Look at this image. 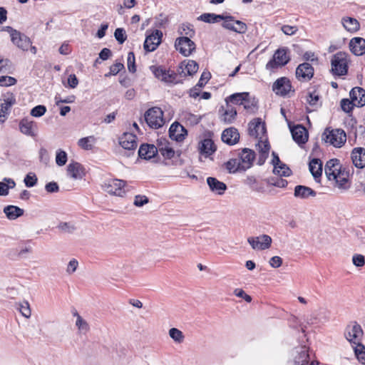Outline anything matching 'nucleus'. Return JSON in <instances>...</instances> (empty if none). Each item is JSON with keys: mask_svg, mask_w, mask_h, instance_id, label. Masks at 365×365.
I'll return each instance as SVG.
<instances>
[{"mask_svg": "<svg viewBox=\"0 0 365 365\" xmlns=\"http://www.w3.org/2000/svg\"><path fill=\"white\" fill-rule=\"evenodd\" d=\"M331 72L336 76H344L347 73L348 60L347 54L338 52L332 56L331 59Z\"/></svg>", "mask_w": 365, "mask_h": 365, "instance_id": "obj_1", "label": "nucleus"}, {"mask_svg": "<svg viewBox=\"0 0 365 365\" xmlns=\"http://www.w3.org/2000/svg\"><path fill=\"white\" fill-rule=\"evenodd\" d=\"M2 31L8 32L11 37V42L22 51H28L31 44L30 38L25 34L13 29L11 26H4Z\"/></svg>", "mask_w": 365, "mask_h": 365, "instance_id": "obj_2", "label": "nucleus"}, {"mask_svg": "<svg viewBox=\"0 0 365 365\" xmlns=\"http://www.w3.org/2000/svg\"><path fill=\"white\" fill-rule=\"evenodd\" d=\"M322 137L326 143H329L336 148H341L346 140V133L341 129H326Z\"/></svg>", "mask_w": 365, "mask_h": 365, "instance_id": "obj_3", "label": "nucleus"}, {"mask_svg": "<svg viewBox=\"0 0 365 365\" xmlns=\"http://www.w3.org/2000/svg\"><path fill=\"white\" fill-rule=\"evenodd\" d=\"M289 60L288 49L286 48H279L274 52L272 58L266 64V68L270 71L285 66Z\"/></svg>", "mask_w": 365, "mask_h": 365, "instance_id": "obj_4", "label": "nucleus"}, {"mask_svg": "<svg viewBox=\"0 0 365 365\" xmlns=\"http://www.w3.org/2000/svg\"><path fill=\"white\" fill-rule=\"evenodd\" d=\"M145 120L149 127L158 129L164 124L163 112L158 107L148 109L145 113Z\"/></svg>", "mask_w": 365, "mask_h": 365, "instance_id": "obj_5", "label": "nucleus"}, {"mask_svg": "<svg viewBox=\"0 0 365 365\" xmlns=\"http://www.w3.org/2000/svg\"><path fill=\"white\" fill-rule=\"evenodd\" d=\"M150 70L156 78L167 84H176L178 74L173 71L166 70L162 66H151Z\"/></svg>", "mask_w": 365, "mask_h": 365, "instance_id": "obj_6", "label": "nucleus"}, {"mask_svg": "<svg viewBox=\"0 0 365 365\" xmlns=\"http://www.w3.org/2000/svg\"><path fill=\"white\" fill-rule=\"evenodd\" d=\"M125 186V182L118 179H109L106 180L102 185L103 190L111 195L119 197H123L125 191L124 187Z\"/></svg>", "mask_w": 365, "mask_h": 365, "instance_id": "obj_7", "label": "nucleus"}, {"mask_svg": "<svg viewBox=\"0 0 365 365\" xmlns=\"http://www.w3.org/2000/svg\"><path fill=\"white\" fill-rule=\"evenodd\" d=\"M175 47L184 56H189L195 50V43L188 36L176 38Z\"/></svg>", "mask_w": 365, "mask_h": 365, "instance_id": "obj_8", "label": "nucleus"}, {"mask_svg": "<svg viewBox=\"0 0 365 365\" xmlns=\"http://www.w3.org/2000/svg\"><path fill=\"white\" fill-rule=\"evenodd\" d=\"M272 240L268 235H261L257 237H250L247 242L255 250H264L271 247Z\"/></svg>", "mask_w": 365, "mask_h": 365, "instance_id": "obj_9", "label": "nucleus"}, {"mask_svg": "<svg viewBox=\"0 0 365 365\" xmlns=\"http://www.w3.org/2000/svg\"><path fill=\"white\" fill-rule=\"evenodd\" d=\"M272 91L276 95L280 96H285L291 91L294 92L292 90L291 81L287 77L277 79L272 85Z\"/></svg>", "mask_w": 365, "mask_h": 365, "instance_id": "obj_10", "label": "nucleus"}, {"mask_svg": "<svg viewBox=\"0 0 365 365\" xmlns=\"http://www.w3.org/2000/svg\"><path fill=\"white\" fill-rule=\"evenodd\" d=\"M223 28L233 31L239 34H245L247 29V25L239 20H235L231 16H225L223 23L222 24Z\"/></svg>", "mask_w": 365, "mask_h": 365, "instance_id": "obj_11", "label": "nucleus"}, {"mask_svg": "<svg viewBox=\"0 0 365 365\" xmlns=\"http://www.w3.org/2000/svg\"><path fill=\"white\" fill-rule=\"evenodd\" d=\"M163 33L160 30H155L150 35L147 36L144 42V49L146 51L151 52L155 51L161 43Z\"/></svg>", "mask_w": 365, "mask_h": 365, "instance_id": "obj_12", "label": "nucleus"}, {"mask_svg": "<svg viewBox=\"0 0 365 365\" xmlns=\"http://www.w3.org/2000/svg\"><path fill=\"white\" fill-rule=\"evenodd\" d=\"M248 131L250 136L262 139L266 133L265 124L262 122L260 118L254 119L249 123Z\"/></svg>", "mask_w": 365, "mask_h": 365, "instance_id": "obj_13", "label": "nucleus"}, {"mask_svg": "<svg viewBox=\"0 0 365 365\" xmlns=\"http://www.w3.org/2000/svg\"><path fill=\"white\" fill-rule=\"evenodd\" d=\"M295 76L299 81H309L314 76V68L309 63H301L296 68Z\"/></svg>", "mask_w": 365, "mask_h": 365, "instance_id": "obj_14", "label": "nucleus"}, {"mask_svg": "<svg viewBox=\"0 0 365 365\" xmlns=\"http://www.w3.org/2000/svg\"><path fill=\"white\" fill-rule=\"evenodd\" d=\"M363 335V331L361 326L356 323H354L351 326H349L346 329L345 336L346 339L356 344H361L360 341Z\"/></svg>", "mask_w": 365, "mask_h": 365, "instance_id": "obj_15", "label": "nucleus"}, {"mask_svg": "<svg viewBox=\"0 0 365 365\" xmlns=\"http://www.w3.org/2000/svg\"><path fill=\"white\" fill-rule=\"evenodd\" d=\"M16 103L14 96L8 93L0 99V123H4L10 108Z\"/></svg>", "mask_w": 365, "mask_h": 365, "instance_id": "obj_16", "label": "nucleus"}, {"mask_svg": "<svg viewBox=\"0 0 365 365\" xmlns=\"http://www.w3.org/2000/svg\"><path fill=\"white\" fill-rule=\"evenodd\" d=\"M341 165L339 160L334 158L328 160L324 167L325 175L329 180L336 178L337 173H341Z\"/></svg>", "mask_w": 365, "mask_h": 365, "instance_id": "obj_17", "label": "nucleus"}, {"mask_svg": "<svg viewBox=\"0 0 365 365\" xmlns=\"http://www.w3.org/2000/svg\"><path fill=\"white\" fill-rule=\"evenodd\" d=\"M293 140L299 145L304 144L308 140V132L307 129L301 125H294L290 128Z\"/></svg>", "mask_w": 365, "mask_h": 365, "instance_id": "obj_18", "label": "nucleus"}, {"mask_svg": "<svg viewBox=\"0 0 365 365\" xmlns=\"http://www.w3.org/2000/svg\"><path fill=\"white\" fill-rule=\"evenodd\" d=\"M242 170H246L251 168L255 158V153L249 148H244L239 154Z\"/></svg>", "mask_w": 365, "mask_h": 365, "instance_id": "obj_19", "label": "nucleus"}, {"mask_svg": "<svg viewBox=\"0 0 365 365\" xmlns=\"http://www.w3.org/2000/svg\"><path fill=\"white\" fill-rule=\"evenodd\" d=\"M67 175L74 180L82 179L85 175L84 168L76 161H71L67 166Z\"/></svg>", "mask_w": 365, "mask_h": 365, "instance_id": "obj_20", "label": "nucleus"}, {"mask_svg": "<svg viewBox=\"0 0 365 365\" xmlns=\"http://www.w3.org/2000/svg\"><path fill=\"white\" fill-rule=\"evenodd\" d=\"M119 143L125 150H134L138 145L137 137L131 133H125L119 138Z\"/></svg>", "mask_w": 365, "mask_h": 365, "instance_id": "obj_21", "label": "nucleus"}, {"mask_svg": "<svg viewBox=\"0 0 365 365\" xmlns=\"http://www.w3.org/2000/svg\"><path fill=\"white\" fill-rule=\"evenodd\" d=\"M37 129V124L34 120L23 118L19 123V130L26 135L35 137L36 135Z\"/></svg>", "mask_w": 365, "mask_h": 365, "instance_id": "obj_22", "label": "nucleus"}, {"mask_svg": "<svg viewBox=\"0 0 365 365\" xmlns=\"http://www.w3.org/2000/svg\"><path fill=\"white\" fill-rule=\"evenodd\" d=\"M295 353L294 360L287 365H308L309 354L305 346L297 348Z\"/></svg>", "mask_w": 365, "mask_h": 365, "instance_id": "obj_23", "label": "nucleus"}, {"mask_svg": "<svg viewBox=\"0 0 365 365\" xmlns=\"http://www.w3.org/2000/svg\"><path fill=\"white\" fill-rule=\"evenodd\" d=\"M187 135V130L179 123H173L169 129V135L172 140L181 142Z\"/></svg>", "mask_w": 365, "mask_h": 365, "instance_id": "obj_24", "label": "nucleus"}, {"mask_svg": "<svg viewBox=\"0 0 365 365\" xmlns=\"http://www.w3.org/2000/svg\"><path fill=\"white\" fill-rule=\"evenodd\" d=\"M158 151L167 159H171L174 157L175 151L173 150L170 143L165 138H160L158 140Z\"/></svg>", "mask_w": 365, "mask_h": 365, "instance_id": "obj_25", "label": "nucleus"}, {"mask_svg": "<svg viewBox=\"0 0 365 365\" xmlns=\"http://www.w3.org/2000/svg\"><path fill=\"white\" fill-rule=\"evenodd\" d=\"M257 149L259 154L257 164L262 165L264 164L269 155L270 146L266 138L259 139L257 144Z\"/></svg>", "mask_w": 365, "mask_h": 365, "instance_id": "obj_26", "label": "nucleus"}, {"mask_svg": "<svg viewBox=\"0 0 365 365\" xmlns=\"http://www.w3.org/2000/svg\"><path fill=\"white\" fill-rule=\"evenodd\" d=\"M222 140L230 145L236 144L240 139V133L233 127L225 129L222 133Z\"/></svg>", "mask_w": 365, "mask_h": 365, "instance_id": "obj_27", "label": "nucleus"}, {"mask_svg": "<svg viewBox=\"0 0 365 365\" xmlns=\"http://www.w3.org/2000/svg\"><path fill=\"white\" fill-rule=\"evenodd\" d=\"M353 164L359 168L365 167V149L364 148H355L351 154Z\"/></svg>", "mask_w": 365, "mask_h": 365, "instance_id": "obj_28", "label": "nucleus"}, {"mask_svg": "<svg viewBox=\"0 0 365 365\" xmlns=\"http://www.w3.org/2000/svg\"><path fill=\"white\" fill-rule=\"evenodd\" d=\"M351 100L356 106L362 107L365 105V90L360 87L351 89L349 93Z\"/></svg>", "mask_w": 365, "mask_h": 365, "instance_id": "obj_29", "label": "nucleus"}, {"mask_svg": "<svg viewBox=\"0 0 365 365\" xmlns=\"http://www.w3.org/2000/svg\"><path fill=\"white\" fill-rule=\"evenodd\" d=\"M332 180L335 181V186L341 190H347L351 187V182L349 180V173L344 170L341 173H337L336 178Z\"/></svg>", "mask_w": 365, "mask_h": 365, "instance_id": "obj_30", "label": "nucleus"}, {"mask_svg": "<svg viewBox=\"0 0 365 365\" xmlns=\"http://www.w3.org/2000/svg\"><path fill=\"white\" fill-rule=\"evenodd\" d=\"M349 48L356 56H361L365 53V39L361 37H355L350 41Z\"/></svg>", "mask_w": 365, "mask_h": 365, "instance_id": "obj_31", "label": "nucleus"}, {"mask_svg": "<svg viewBox=\"0 0 365 365\" xmlns=\"http://www.w3.org/2000/svg\"><path fill=\"white\" fill-rule=\"evenodd\" d=\"M158 153V148L150 144H143L138 150V155L140 158L150 160L155 157Z\"/></svg>", "mask_w": 365, "mask_h": 365, "instance_id": "obj_32", "label": "nucleus"}, {"mask_svg": "<svg viewBox=\"0 0 365 365\" xmlns=\"http://www.w3.org/2000/svg\"><path fill=\"white\" fill-rule=\"evenodd\" d=\"M207 183L210 190L218 195H222L227 189V185L215 178L208 177L207 178Z\"/></svg>", "mask_w": 365, "mask_h": 365, "instance_id": "obj_33", "label": "nucleus"}, {"mask_svg": "<svg viewBox=\"0 0 365 365\" xmlns=\"http://www.w3.org/2000/svg\"><path fill=\"white\" fill-rule=\"evenodd\" d=\"M294 195L300 199H307L309 197H315L317 192L312 188L304 185H297L294 187Z\"/></svg>", "mask_w": 365, "mask_h": 365, "instance_id": "obj_34", "label": "nucleus"}, {"mask_svg": "<svg viewBox=\"0 0 365 365\" xmlns=\"http://www.w3.org/2000/svg\"><path fill=\"white\" fill-rule=\"evenodd\" d=\"M222 110L223 113L220 116V120L225 123H232L237 116V110L227 103L226 108L224 110L222 107Z\"/></svg>", "mask_w": 365, "mask_h": 365, "instance_id": "obj_35", "label": "nucleus"}, {"mask_svg": "<svg viewBox=\"0 0 365 365\" xmlns=\"http://www.w3.org/2000/svg\"><path fill=\"white\" fill-rule=\"evenodd\" d=\"M4 213L6 217L10 220H14L19 217H21L24 210L19 207L15 205H7L4 208Z\"/></svg>", "mask_w": 365, "mask_h": 365, "instance_id": "obj_36", "label": "nucleus"}, {"mask_svg": "<svg viewBox=\"0 0 365 365\" xmlns=\"http://www.w3.org/2000/svg\"><path fill=\"white\" fill-rule=\"evenodd\" d=\"M309 171L312 176L317 181V179L321 177L322 173V163L318 158L312 159L309 165Z\"/></svg>", "mask_w": 365, "mask_h": 365, "instance_id": "obj_37", "label": "nucleus"}, {"mask_svg": "<svg viewBox=\"0 0 365 365\" xmlns=\"http://www.w3.org/2000/svg\"><path fill=\"white\" fill-rule=\"evenodd\" d=\"M200 153L206 156L212 155L216 150L213 141L210 138L203 140L200 145Z\"/></svg>", "mask_w": 365, "mask_h": 365, "instance_id": "obj_38", "label": "nucleus"}, {"mask_svg": "<svg viewBox=\"0 0 365 365\" xmlns=\"http://www.w3.org/2000/svg\"><path fill=\"white\" fill-rule=\"evenodd\" d=\"M342 24L346 30L349 32H356L359 29V21L351 17H346L342 19Z\"/></svg>", "mask_w": 365, "mask_h": 365, "instance_id": "obj_39", "label": "nucleus"}, {"mask_svg": "<svg viewBox=\"0 0 365 365\" xmlns=\"http://www.w3.org/2000/svg\"><path fill=\"white\" fill-rule=\"evenodd\" d=\"M223 15L221 14H215L212 13H205L200 15L197 19L206 23H215L218 22L220 20H223Z\"/></svg>", "mask_w": 365, "mask_h": 365, "instance_id": "obj_40", "label": "nucleus"}, {"mask_svg": "<svg viewBox=\"0 0 365 365\" xmlns=\"http://www.w3.org/2000/svg\"><path fill=\"white\" fill-rule=\"evenodd\" d=\"M15 307L25 318L29 319L31 317V309L30 308L29 303L27 301L16 302L15 304Z\"/></svg>", "mask_w": 365, "mask_h": 365, "instance_id": "obj_41", "label": "nucleus"}, {"mask_svg": "<svg viewBox=\"0 0 365 365\" xmlns=\"http://www.w3.org/2000/svg\"><path fill=\"white\" fill-rule=\"evenodd\" d=\"M95 141L96 139L94 136L91 135L79 139L78 141V145L83 150H89L92 149Z\"/></svg>", "mask_w": 365, "mask_h": 365, "instance_id": "obj_42", "label": "nucleus"}, {"mask_svg": "<svg viewBox=\"0 0 365 365\" xmlns=\"http://www.w3.org/2000/svg\"><path fill=\"white\" fill-rule=\"evenodd\" d=\"M170 337L176 343L182 344L185 340V335L177 328H171L168 331Z\"/></svg>", "mask_w": 365, "mask_h": 365, "instance_id": "obj_43", "label": "nucleus"}, {"mask_svg": "<svg viewBox=\"0 0 365 365\" xmlns=\"http://www.w3.org/2000/svg\"><path fill=\"white\" fill-rule=\"evenodd\" d=\"M247 96V93H237L230 96L227 99L226 102L229 104V102L236 105H242L245 98Z\"/></svg>", "mask_w": 365, "mask_h": 365, "instance_id": "obj_44", "label": "nucleus"}, {"mask_svg": "<svg viewBox=\"0 0 365 365\" xmlns=\"http://www.w3.org/2000/svg\"><path fill=\"white\" fill-rule=\"evenodd\" d=\"M225 165L230 173H235L237 171L242 170L240 162L236 158L229 160L225 163Z\"/></svg>", "mask_w": 365, "mask_h": 365, "instance_id": "obj_45", "label": "nucleus"}, {"mask_svg": "<svg viewBox=\"0 0 365 365\" xmlns=\"http://www.w3.org/2000/svg\"><path fill=\"white\" fill-rule=\"evenodd\" d=\"M73 316L76 317V326L78 327L81 332L86 333L89 330V325L88 322L83 319L77 312L73 313Z\"/></svg>", "mask_w": 365, "mask_h": 365, "instance_id": "obj_46", "label": "nucleus"}, {"mask_svg": "<svg viewBox=\"0 0 365 365\" xmlns=\"http://www.w3.org/2000/svg\"><path fill=\"white\" fill-rule=\"evenodd\" d=\"M245 183L254 191L258 192H262L264 191V187L258 185L257 181L254 176H247L245 180Z\"/></svg>", "mask_w": 365, "mask_h": 365, "instance_id": "obj_47", "label": "nucleus"}, {"mask_svg": "<svg viewBox=\"0 0 365 365\" xmlns=\"http://www.w3.org/2000/svg\"><path fill=\"white\" fill-rule=\"evenodd\" d=\"M257 101L255 98L251 97L249 93H247V96L245 98L242 103L244 108L249 111H253L257 108Z\"/></svg>", "mask_w": 365, "mask_h": 365, "instance_id": "obj_48", "label": "nucleus"}, {"mask_svg": "<svg viewBox=\"0 0 365 365\" xmlns=\"http://www.w3.org/2000/svg\"><path fill=\"white\" fill-rule=\"evenodd\" d=\"M274 173L277 174L279 176L288 177L291 175V170L284 163H281L279 165H275L273 170Z\"/></svg>", "mask_w": 365, "mask_h": 365, "instance_id": "obj_49", "label": "nucleus"}, {"mask_svg": "<svg viewBox=\"0 0 365 365\" xmlns=\"http://www.w3.org/2000/svg\"><path fill=\"white\" fill-rule=\"evenodd\" d=\"M67 159H68L67 153L64 150H63L61 149H58L56 150V163L58 166H63L64 165H66V163L67 162Z\"/></svg>", "mask_w": 365, "mask_h": 365, "instance_id": "obj_50", "label": "nucleus"}, {"mask_svg": "<svg viewBox=\"0 0 365 365\" xmlns=\"http://www.w3.org/2000/svg\"><path fill=\"white\" fill-rule=\"evenodd\" d=\"M354 352L358 360L361 364H365V346L361 344H358L354 347Z\"/></svg>", "mask_w": 365, "mask_h": 365, "instance_id": "obj_51", "label": "nucleus"}, {"mask_svg": "<svg viewBox=\"0 0 365 365\" xmlns=\"http://www.w3.org/2000/svg\"><path fill=\"white\" fill-rule=\"evenodd\" d=\"M179 33L183 36L192 38L195 35V31L190 24H182L179 28Z\"/></svg>", "mask_w": 365, "mask_h": 365, "instance_id": "obj_52", "label": "nucleus"}, {"mask_svg": "<svg viewBox=\"0 0 365 365\" xmlns=\"http://www.w3.org/2000/svg\"><path fill=\"white\" fill-rule=\"evenodd\" d=\"M198 64L193 60H188L187 63L185 65V68L187 71V74L192 76L198 70Z\"/></svg>", "mask_w": 365, "mask_h": 365, "instance_id": "obj_53", "label": "nucleus"}, {"mask_svg": "<svg viewBox=\"0 0 365 365\" xmlns=\"http://www.w3.org/2000/svg\"><path fill=\"white\" fill-rule=\"evenodd\" d=\"M46 112V108L45 106L38 105L35 106L31 110L30 114L31 116L35 118H39L43 116Z\"/></svg>", "mask_w": 365, "mask_h": 365, "instance_id": "obj_54", "label": "nucleus"}, {"mask_svg": "<svg viewBox=\"0 0 365 365\" xmlns=\"http://www.w3.org/2000/svg\"><path fill=\"white\" fill-rule=\"evenodd\" d=\"M38 181L37 177L34 173H29L27 174L24 180L25 185L27 187H31L36 185Z\"/></svg>", "mask_w": 365, "mask_h": 365, "instance_id": "obj_55", "label": "nucleus"}, {"mask_svg": "<svg viewBox=\"0 0 365 365\" xmlns=\"http://www.w3.org/2000/svg\"><path fill=\"white\" fill-rule=\"evenodd\" d=\"M58 228L62 232L67 233H72L76 229L75 225L72 222H61L58 225Z\"/></svg>", "mask_w": 365, "mask_h": 365, "instance_id": "obj_56", "label": "nucleus"}, {"mask_svg": "<svg viewBox=\"0 0 365 365\" xmlns=\"http://www.w3.org/2000/svg\"><path fill=\"white\" fill-rule=\"evenodd\" d=\"M352 263L356 267H362L365 264V257L361 254H354L352 256Z\"/></svg>", "mask_w": 365, "mask_h": 365, "instance_id": "obj_57", "label": "nucleus"}, {"mask_svg": "<svg viewBox=\"0 0 365 365\" xmlns=\"http://www.w3.org/2000/svg\"><path fill=\"white\" fill-rule=\"evenodd\" d=\"M354 106H356L354 103L352 102V101L349 100L347 98H344L341 101V109L349 113L351 112Z\"/></svg>", "mask_w": 365, "mask_h": 365, "instance_id": "obj_58", "label": "nucleus"}, {"mask_svg": "<svg viewBox=\"0 0 365 365\" xmlns=\"http://www.w3.org/2000/svg\"><path fill=\"white\" fill-rule=\"evenodd\" d=\"M128 69L130 73H135L136 71L135 64V55L133 52H129L127 58Z\"/></svg>", "mask_w": 365, "mask_h": 365, "instance_id": "obj_59", "label": "nucleus"}, {"mask_svg": "<svg viewBox=\"0 0 365 365\" xmlns=\"http://www.w3.org/2000/svg\"><path fill=\"white\" fill-rule=\"evenodd\" d=\"M11 68V63L7 58L0 56V72L8 73Z\"/></svg>", "mask_w": 365, "mask_h": 365, "instance_id": "obj_60", "label": "nucleus"}, {"mask_svg": "<svg viewBox=\"0 0 365 365\" xmlns=\"http://www.w3.org/2000/svg\"><path fill=\"white\" fill-rule=\"evenodd\" d=\"M114 36L120 44L124 43L127 38L125 31L122 28H118L115 29Z\"/></svg>", "mask_w": 365, "mask_h": 365, "instance_id": "obj_61", "label": "nucleus"}, {"mask_svg": "<svg viewBox=\"0 0 365 365\" xmlns=\"http://www.w3.org/2000/svg\"><path fill=\"white\" fill-rule=\"evenodd\" d=\"M16 83V80L11 76H0V86H10Z\"/></svg>", "mask_w": 365, "mask_h": 365, "instance_id": "obj_62", "label": "nucleus"}, {"mask_svg": "<svg viewBox=\"0 0 365 365\" xmlns=\"http://www.w3.org/2000/svg\"><path fill=\"white\" fill-rule=\"evenodd\" d=\"M281 30L285 35L292 36L297 32L298 28L295 26L284 25L281 27Z\"/></svg>", "mask_w": 365, "mask_h": 365, "instance_id": "obj_63", "label": "nucleus"}, {"mask_svg": "<svg viewBox=\"0 0 365 365\" xmlns=\"http://www.w3.org/2000/svg\"><path fill=\"white\" fill-rule=\"evenodd\" d=\"M123 68L124 65L122 63H115L110 67V73L106 74V76H108L109 75H117Z\"/></svg>", "mask_w": 365, "mask_h": 365, "instance_id": "obj_64", "label": "nucleus"}]
</instances>
